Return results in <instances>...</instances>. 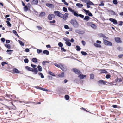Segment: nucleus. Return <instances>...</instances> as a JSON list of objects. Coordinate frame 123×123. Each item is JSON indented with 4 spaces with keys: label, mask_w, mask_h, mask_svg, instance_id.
Returning <instances> with one entry per match:
<instances>
[{
    "label": "nucleus",
    "mask_w": 123,
    "mask_h": 123,
    "mask_svg": "<svg viewBox=\"0 0 123 123\" xmlns=\"http://www.w3.org/2000/svg\"><path fill=\"white\" fill-rule=\"evenodd\" d=\"M0 101L3 102V105L7 104L8 106H6L3 112L4 113L7 114L8 113L10 112L9 110L10 109H13L16 110V107L14 105L12 102L11 101L6 99L5 98L2 96H0Z\"/></svg>",
    "instance_id": "obj_1"
},
{
    "label": "nucleus",
    "mask_w": 123,
    "mask_h": 123,
    "mask_svg": "<svg viewBox=\"0 0 123 123\" xmlns=\"http://www.w3.org/2000/svg\"><path fill=\"white\" fill-rule=\"evenodd\" d=\"M70 22L75 27H77L78 26V23L77 21L75 19H71Z\"/></svg>",
    "instance_id": "obj_2"
},
{
    "label": "nucleus",
    "mask_w": 123,
    "mask_h": 123,
    "mask_svg": "<svg viewBox=\"0 0 123 123\" xmlns=\"http://www.w3.org/2000/svg\"><path fill=\"white\" fill-rule=\"evenodd\" d=\"M123 80V79L122 77V78H117L115 79V81H114L113 82H110L109 83V84L111 85H116V82H122Z\"/></svg>",
    "instance_id": "obj_3"
},
{
    "label": "nucleus",
    "mask_w": 123,
    "mask_h": 123,
    "mask_svg": "<svg viewBox=\"0 0 123 123\" xmlns=\"http://www.w3.org/2000/svg\"><path fill=\"white\" fill-rule=\"evenodd\" d=\"M73 71L76 74L79 75V77H86V75H84L82 74V73L80 72V71L76 68L73 69Z\"/></svg>",
    "instance_id": "obj_4"
},
{
    "label": "nucleus",
    "mask_w": 123,
    "mask_h": 123,
    "mask_svg": "<svg viewBox=\"0 0 123 123\" xmlns=\"http://www.w3.org/2000/svg\"><path fill=\"white\" fill-rule=\"evenodd\" d=\"M103 43L105 45L109 46H111L112 45V43L109 41L107 40L104 39H103Z\"/></svg>",
    "instance_id": "obj_5"
},
{
    "label": "nucleus",
    "mask_w": 123,
    "mask_h": 123,
    "mask_svg": "<svg viewBox=\"0 0 123 123\" xmlns=\"http://www.w3.org/2000/svg\"><path fill=\"white\" fill-rule=\"evenodd\" d=\"M64 40L66 41V44L68 46H70L71 45V43L70 42V40L68 39H64Z\"/></svg>",
    "instance_id": "obj_6"
},
{
    "label": "nucleus",
    "mask_w": 123,
    "mask_h": 123,
    "mask_svg": "<svg viewBox=\"0 0 123 123\" xmlns=\"http://www.w3.org/2000/svg\"><path fill=\"white\" fill-rule=\"evenodd\" d=\"M55 17V15L52 14H50L49 15L48 17V19L50 20H52L53 18H54Z\"/></svg>",
    "instance_id": "obj_7"
},
{
    "label": "nucleus",
    "mask_w": 123,
    "mask_h": 123,
    "mask_svg": "<svg viewBox=\"0 0 123 123\" xmlns=\"http://www.w3.org/2000/svg\"><path fill=\"white\" fill-rule=\"evenodd\" d=\"M109 20L111 21L114 24H117V20L112 18H110L109 19Z\"/></svg>",
    "instance_id": "obj_8"
},
{
    "label": "nucleus",
    "mask_w": 123,
    "mask_h": 123,
    "mask_svg": "<svg viewBox=\"0 0 123 123\" xmlns=\"http://www.w3.org/2000/svg\"><path fill=\"white\" fill-rule=\"evenodd\" d=\"M32 71L34 73V74H36L37 73L38 70L37 68H32Z\"/></svg>",
    "instance_id": "obj_9"
},
{
    "label": "nucleus",
    "mask_w": 123,
    "mask_h": 123,
    "mask_svg": "<svg viewBox=\"0 0 123 123\" xmlns=\"http://www.w3.org/2000/svg\"><path fill=\"white\" fill-rule=\"evenodd\" d=\"M114 39L116 42L117 43H120L121 42L120 38L119 37H115Z\"/></svg>",
    "instance_id": "obj_10"
},
{
    "label": "nucleus",
    "mask_w": 123,
    "mask_h": 123,
    "mask_svg": "<svg viewBox=\"0 0 123 123\" xmlns=\"http://www.w3.org/2000/svg\"><path fill=\"white\" fill-rule=\"evenodd\" d=\"M38 3L37 0H34L31 2V4L32 5H37Z\"/></svg>",
    "instance_id": "obj_11"
},
{
    "label": "nucleus",
    "mask_w": 123,
    "mask_h": 123,
    "mask_svg": "<svg viewBox=\"0 0 123 123\" xmlns=\"http://www.w3.org/2000/svg\"><path fill=\"white\" fill-rule=\"evenodd\" d=\"M99 83L105 85L106 84V82L105 81H104L102 80H101L98 81Z\"/></svg>",
    "instance_id": "obj_12"
},
{
    "label": "nucleus",
    "mask_w": 123,
    "mask_h": 123,
    "mask_svg": "<svg viewBox=\"0 0 123 123\" xmlns=\"http://www.w3.org/2000/svg\"><path fill=\"white\" fill-rule=\"evenodd\" d=\"M59 68H60L63 71H66V69L65 68L63 65L62 64H60Z\"/></svg>",
    "instance_id": "obj_13"
},
{
    "label": "nucleus",
    "mask_w": 123,
    "mask_h": 123,
    "mask_svg": "<svg viewBox=\"0 0 123 123\" xmlns=\"http://www.w3.org/2000/svg\"><path fill=\"white\" fill-rule=\"evenodd\" d=\"M46 5L48 7H53L54 6L52 4L47 3L46 4Z\"/></svg>",
    "instance_id": "obj_14"
},
{
    "label": "nucleus",
    "mask_w": 123,
    "mask_h": 123,
    "mask_svg": "<svg viewBox=\"0 0 123 123\" xmlns=\"http://www.w3.org/2000/svg\"><path fill=\"white\" fill-rule=\"evenodd\" d=\"M69 16V14L67 13H66L64 15H63V19H66L68 18Z\"/></svg>",
    "instance_id": "obj_15"
},
{
    "label": "nucleus",
    "mask_w": 123,
    "mask_h": 123,
    "mask_svg": "<svg viewBox=\"0 0 123 123\" xmlns=\"http://www.w3.org/2000/svg\"><path fill=\"white\" fill-rule=\"evenodd\" d=\"M89 18L90 17L89 16H85V18H83V20L87 21L89 20Z\"/></svg>",
    "instance_id": "obj_16"
},
{
    "label": "nucleus",
    "mask_w": 123,
    "mask_h": 123,
    "mask_svg": "<svg viewBox=\"0 0 123 123\" xmlns=\"http://www.w3.org/2000/svg\"><path fill=\"white\" fill-rule=\"evenodd\" d=\"M13 72L14 73H19L20 72L16 68H14L13 70Z\"/></svg>",
    "instance_id": "obj_17"
},
{
    "label": "nucleus",
    "mask_w": 123,
    "mask_h": 123,
    "mask_svg": "<svg viewBox=\"0 0 123 123\" xmlns=\"http://www.w3.org/2000/svg\"><path fill=\"white\" fill-rule=\"evenodd\" d=\"M25 68L27 70L29 71H32V68L28 66L25 67Z\"/></svg>",
    "instance_id": "obj_18"
},
{
    "label": "nucleus",
    "mask_w": 123,
    "mask_h": 123,
    "mask_svg": "<svg viewBox=\"0 0 123 123\" xmlns=\"http://www.w3.org/2000/svg\"><path fill=\"white\" fill-rule=\"evenodd\" d=\"M94 45L96 47L101 48V45L95 43H94Z\"/></svg>",
    "instance_id": "obj_19"
},
{
    "label": "nucleus",
    "mask_w": 123,
    "mask_h": 123,
    "mask_svg": "<svg viewBox=\"0 0 123 123\" xmlns=\"http://www.w3.org/2000/svg\"><path fill=\"white\" fill-rule=\"evenodd\" d=\"M76 6L80 8L83 6V5L82 4L79 3L77 4Z\"/></svg>",
    "instance_id": "obj_20"
},
{
    "label": "nucleus",
    "mask_w": 123,
    "mask_h": 123,
    "mask_svg": "<svg viewBox=\"0 0 123 123\" xmlns=\"http://www.w3.org/2000/svg\"><path fill=\"white\" fill-rule=\"evenodd\" d=\"M73 14L75 16H76L77 17H78L79 16V14H78L77 13V12L76 11H74V12L73 13Z\"/></svg>",
    "instance_id": "obj_21"
},
{
    "label": "nucleus",
    "mask_w": 123,
    "mask_h": 123,
    "mask_svg": "<svg viewBox=\"0 0 123 123\" xmlns=\"http://www.w3.org/2000/svg\"><path fill=\"white\" fill-rule=\"evenodd\" d=\"M43 53L44 54H45L46 55H48L49 54V52L48 51L46 50H44L43 52Z\"/></svg>",
    "instance_id": "obj_22"
},
{
    "label": "nucleus",
    "mask_w": 123,
    "mask_h": 123,
    "mask_svg": "<svg viewBox=\"0 0 123 123\" xmlns=\"http://www.w3.org/2000/svg\"><path fill=\"white\" fill-rule=\"evenodd\" d=\"M37 68H38V70L39 71L41 72L42 71V68L41 66L38 65L37 66Z\"/></svg>",
    "instance_id": "obj_23"
},
{
    "label": "nucleus",
    "mask_w": 123,
    "mask_h": 123,
    "mask_svg": "<svg viewBox=\"0 0 123 123\" xmlns=\"http://www.w3.org/2000/svg\"><path fill=\"white\" fill-rule=\"evenodd\" d=\"M86 3V4H87L90 5H94V4L92 2L90 1H87Z\"/></svg>",
    "instance_id": "obj_24"
},
{
    "label": "nucleus",
    "mask_w": 123,
    "mask_h": 123,
    "mask_svg": "<svg viewBox=\"0 0 123 123\" xmlns=\"http://www.w3.org/2000/svg\"><path fill=\"white\" fill-rule=\"evenodd\" d=\"M65 98L66 100H68L69 99V96L68 95H66L65 96Z\"/></svg>",
    "instance_id": "obj_25"
},
{
    "label": "nucleus",
    "mask_w": 123,
    "mask_h": 123,
    "mask_svg": "<svg viewBox=\"0 0 123 123\" xmlns=\"http://www.w3.org/2000/svg\"><path fill=\"white\" fill-rule=\"evenodd\" d=\"M59 13L60 12L58 11H55L54 12V13L55 15H57V16Z\"/></svg>",
    "instance_id": "obj_26"
},
{
    "label": "nucleus",
    "mask_w": 123,
    "mask_h": 123,
    "mask_svg": "<svg viewBox=\"0 0 123 123\" xmlns=\"http://www.w3.org/2000/svg\"><path fill=\"white\" fill-rule=\"evenodd\" d=\"M58 16L62 18L63 17V15L60 12Z\"/></svg>",
    "instance_id": "obj_27"
},
{
    "label": "nucleus",
    "mask_w": 123,
    "mask_h": 123,
    "mask_svg": "<svg viewBox=\"0 0 123 123\" xmlns=\"http://www.w3.org/2000/svg\"><path fill=\"white\" fill-rule=\"evenodd\" d=\"M92 24V22H89L87 23L86 25L88 26H91Z\"/></svg>",
    "instance_id": "obj_28"
},
{
    "label": "nucleus",
    "mask_w": 123,
    "mask_h": 123,
    "mask_svg": "<svg viewBox=\"0 0 123 123\" xmlns=\"http://www.w3.org/2000/svg\"><path fill=\"white\" fill-rule=\"evenodd\" d=\"M45 15V13L44 12H41L40 14V17H43Z\"/></svg>",
    "instance_id": "obj_29"
},
{
    "label": "nucleus",
    "mask_w": 123,
    "mask_h": 123,
    "mask_svg": "<svg viewBox=\"0 0 123 123\" xmlns=\"http://www.w3.org/2000/svg\"><path fill=\"white\" fill-rule=\"evenodd\" d=\"M100 73H107L106 71L104 70H100Z\"/></svg>",
    "instance_id": "obj_30"
},
{
    "label": "nucleus",
    "mask_w": 123,
    "mask_h": 123,
    "mask_svg": "<svg viewBox=\"0 0 123 123\" xmlns=\"http://www.w3.org/2000/svg\"><path fill=\"white\" fill-rule=\"evenodd\" d=\"M91 27L94 29H96V26L95 24H92Z\"/></svg>",
    "instance_id": "obj_31"
},
{
    "label": "nucleus",
    "mask_w": 123,
    "mask_h": 123,
    "mask_svg": "<svg viewBox=\"0 0 123 123\" xmlns=\"http://www.w3.org/2000/svg\"><path fill=\"white\" fill-rule=\"evenodd\" d=\"M24 10L26 12H27L28 10V8L27 6H25L24 8Z\"/></svg>",
    "instance_id": "obj_32"
},
{
    "label": "nucleus",
    "mask_w": 123,
    "mask_h": 123,
    "mask_svg": "<svg viewBox=\"0 0 123 123\" xmlns=\"http://www.w3.org/2000/svg\"><path fill=\"white\" fill-rule=\"evenodd\" d=\"M76 50L77 51H80V50L81 48L79 46H76Z\"/></svg>",
    "instance_id": "obj_33"
},
{
    "label": "nucleus",
    "mask_w": 123,
    "mask_h": 123,
    "mask_svg": "<svg viewBox=\"0 0 123 123\" xmlns=\"http://www.w3.org/2000/svg\"><path fill=\"white\" fill-rule=\"evenodd\" d=\"M18 41L19 43L20 44L21 46H24V44L23 43L22 41L20 40H19Z\"/></svg>",
    "instance_id": "obj_34"
},
{
    "label": "nucleus",
    "mask_w": 123,
    "mask_h": 123,
    "mask_svg": "<svg viewBox=\"0 0 123 123\" xmlns=\"http://www.w3.org/2000/svg\"><path fill=\"white\" fill-rule=\"evenodd\" d=\"M33 61L34 62H37V59L36 58H34L32 59Z\"/></svg>",
    "instance_id": "obj_35"
},
{
    "label": "nucleus",
    "mask_w": 123,
    "mask_h": 123,
    "mask_svg": "<svg viewBox=\"0 0 123 123\" xmlns=\"http://www.w3.org/2000/svg\"><path fill=\"white\" fill-rule=\"evenodd\" d=\"M85 33V32L84 31H82L81 30H80V31L79 34H83Z\"/></svg>",
    "instance_id": "obj_36"
},
{
    "label": "nucleus",
    "mask_w": 123,
    "mask_h": 123,
    "mask_svg": "<svg viewBox=\"0 0 123 123\" xmlns=\"http://www.w3.org/2000/svg\"><path fill=\"white\" fill-rule=\"evenodd\" d=\"M5 46L8 49H10L11 48L10 46V45L7 44H5Z\"/></svg>",
    "instance_id": "obj_37"
},
{
    "label": "nucleus",
    "mask_w": 123,
    "mask_h": 123,
    "mask_svg": "<svg viewBox=\"0 0 123 123\" xmlns=\"http://www.w3.org/2000/svg\"><path fill=\"white\" fill-rule=\"evenodd\" d=\"M49 73L52 76H55V74L51 72H49Z\"/></svg>",
    "instance_id": "obj_38"
},
{
    "label": "nucleus",
    "mask_w": 123,
    "mask_h": 123,
    "mask_svg": "<svg viewBox=\"0 0 123 123\" xmlns=\"http://www.w3.org/2000/svg\"><path fill=\"white\" fill-rule=\"evenodd\" d=\"M13 32L18 37H19V35L17 34L16 31L14 30L13 31Z\"/></svg>",
    "instance_id": "obj_39"
},
{
    "label": "nucleus",
    "mask_w": 123,
    "mask_h": 123,
    "mask_svg": "<svg viewBox=\"0 0 123 123\" xmlns=\"http://www.w3.org/2000/svg\"><path fill=\"white\" fill-rule=\"evenodd\" d=\"M102 35V37H103L104 39L106 40V39L108 40V38L107 37L104 35L103 34H101Z\"/></svg>",
    "instance_id": "obj_40"
},
{
    "label": "nucleus",
    "mask_w": 123,
    "mask_h": 123,
    "mask_svg": "<svg viewBox=\"0 0 123 123\" xmlns=\"http://www.w3.org/2000/svg\"><path fill=\"white\" fill-rule=\"evenodd\" d=\"M81 53L84 55H87V53L84 51H81Z\"/></svg>",
    "instance_id": "obj_41"
},
{
    "label": "nucleus",
    "mask_w": 123,
    "mask_h": 123,
    "mask_svg": "<svg viewBox=\"0 0 123 123\" xmlns=\"http://www.w3.org/2000/svg\"><path fill=\"white\" fill-rule=\"evenodd\" d=\"M83 10L85 12L86 14H87L88 13H89V10H86L85 9H83Z\"/></svg>",
    "instance_id": "obj_42"
},
{
    "label": "nucleus",
    "mask_w": 123,
    "mask_h": 123,
    "mask_svg": "<svg viewBox=\"0 0 123 123\" xmlns=\"http://www.w3.org/2000/svg\"><path fill=\"white\" fill-rule=\"evenodd\" d=\"M6 23L7 24L8 26H9V27H10L11 25V24L8 21H6Z\"/></svg>",
    "instance_id": "obj_43"
},
{
    "label": "nucleus",
    "mask_w": 123,
    "mask_h": 123,
    "mask_svg": "<svg viewBox=\"0 0 123 123\" xmlns=\"http://www.w3.org/2000/svg\"><path fill=\"white\" fill-rule=\"evenodd\" d=\"M58 45L60 47H62L63 46V44L61 42H59L58 43Z\"/></svg>",
    "instance_id": "obj_44"
},
{
    "label": "nucleus",
    "mask_w": 123,
    "mask_h": 123,
    "mask_svg": "<svg viewBox=\"0 0 123 123\" xmlns=\"http://www.w3.org/2000/svg\"><path fill=\"white\" fill-rule=\"evenodd\" d=\"M64 28L65 29H69V27L67 25H65L64 26Z\"/></svg>",
    "instance_id": "obj_45"
},
{
    "label": "nucleus",
    "mask_w": 123,
    "mask_h": 123,
    "mask_svg": "<svg viewBox=\"0 0 123 123\" xmlns=\"http://www.w3.org/2000/svg\"><path fill=\"white\" fill-rule=\"evenodd\" d=\"M113 2L116 5L117 4V1L116 0H114L113 1Z\"/></svg>",
    "instance_id": "obj_46"
},
{
    "label": "nucleus",
    "mask_w": 123,
    "mask_h": 123,
    "mask_svg": "<svg viewBox=\"0 0 123 123\" xmlns=\"http://www.w3.org/2000/svg\"><path fill=\"white\" fill-rule=\"evenodd\" d=\"M68 10L72 13L74 12V10L72 9L71 8L69 7L68 8Z\"/></svg>",
    "instance_id": "obj_47"
},
{
    "label": "nucleus",
    "mask_w": 123,
    "mask_h": 123,
    "mask_svg": "<svg viewBox=\"0 0 123 123\" xmlns=\"http://www.w3.org/2000/svg\"><path fill=\"white\" fill-rule=\"evenodd\" d=\"M64 73H62L61 74H60L58 75V76L60 77H62L64 76Z\"/></svg>",
    "instance_id": "obj_48"
},
{
    "label": "nucleus",
    "mask_w": 123,
    "mask_h": 123,
    "mask_svg": "<svg viewBox=\"0 0 123 123\" xmlns=\"http://www.w3.org/2000/svg\"><path fill=\"white\" fill-rule=\"evenodd\" d=\"M24 62L25 63H28V60L27 59H25L24 60Z\"/></svg>",
    "instance_id": "obj_49"
},
{
    "label": "nucleus",
    "mask_w": 123,
    "mask_h": 123,
    "mask_svg": "<svg viewBox=\"0 0 123 123\" xmlns=\"http://www.w3.org/2000/svg\"><path fill=\"white\" fill-rule=\"evenodd\" d=\"M42 51L41 50L37 49V52L38 53H40L42 52Z\"/></svg>",
    "instance_id": "obj_50"
},
{
    "label": "nucleus",
    "mask_w": 123,
    "mask_h": 123,
    "mask_svg": "<svg viewBox=\"0 0 123 123\" xmlns=\"http://www.w3.org/2000/svg\"><path fill=\"white\" fill-rule=\"evenodd\" d=\"M118 57L119 58H123V54L119 55Z\"/></svg>",
    "instance_id": "obj_51"
},
{
    "label": "nucleus",
    "mask_w": 123,
    "mask_h": 123,
    "mask_svg": "<svg viewBox=\"0 0 123 123\" xmlns=\"http://www.w3.org/2000/svg\"><path fill=\"white\" fill-rule=\"evenodd\" d=\"M81 42H82V44L84 46L86 44V43L84 41L82 40L81 41Z\"/></svg>",
    "instance_id": "obj_52"
},
{
    "label": "nucleus",
    "mask_w": 123,
    "mask_h": 123,
    "mask_svg": "<svg viewBox=\"0 0 123 123\" xmlns=\"http://www.w3.org/2000/svg\"><path fill=\"white\" fill-rule=\"evenodd\" d=\"M13 50H8L7 51H6L8 52H9L8 53V54H10V55H11V53H10V52H11V51H13Z\"/></svg>",
    "instance_id": "obj_53"
},
{
    "label": "nucleus",
    "mask_w": 123,
    "mask_h": 123,
    "mask_svg": "<svg viewBox=\"0 0 123 123\" xmlns=\"http://www.w3.org/2000/svg\"><path fill=\"white\" fill-rule=\"evenodd\" d=\"M35 88L37 89H39L41 90L42 88L40 87L39 86H35Z\"/></svg>",
    "instance_id": "obj_54"
},
{
    "label": "nucleus",
    "mask_w": 123,
    "mask_h": 123,
    "mask_svg": "<svg viewBox=\"0 0 123 123\" xmlns=\"http://www.w3.org/2000/svg\"><path fill=\"white\" fill-rule=\"evenodd\" d=\"M63 11L65 12H66L67 11V9L65 7H63Z\"/></svg>",
    "instance_id": "obj_55"
},
{
    "label": "nucleus",
    "mask_w": 123,
    "mask_h": 123,
    "mask_svg": "<svg viewBox=\"0 0 123 123\" xmlns=\"http://www.w3.org/2000/svg\"><path fill=\"white\" fill-rule=\"evenodd\" d=\"M48 62L47 61H43L42 62V64L43 65H44L46 63H48Z\"/></svg>",
    "instance_id": "obj_56"
},
{
    "label": "nucleus",
    "mask_w": 123,
    "mask_h": 123,
    "mask_svg": "<svg viewBox=\"0 0 123 123\" xmlns=\"http://www.w3.org/2000/svg\"><path fill=\"white\" fill-rule=\"evenodd\" d=\"M39 74L41 76V77H44V76L43 74L41 73H39Z\"/></svg>",
    "instance_id": "obj_57"
},
{
    "label": "nucleus",
    "mask_w": 123,
    "mask_h": 123,
    "mask_svg": "<svg viewBox=\"0 0 123 123\" xmlns=\"http://www.w3.org/2000/svg\"><path fill=\"white\" fill-rule=\"evenodd\" d=\"M80 30L77 29L75 30V31L76 32L79 34Z\"/></svg>",
    "instance_id": "obj_58"
},
{
    "label": "nucleus",
    "mask_w": 123,
    "mask_h": 123,
    "mask_svg": "<svg viewBox=\"0 0 123 123\" xmlns=\"http://www.w3.org/2000/svg\"><path fill=\"white\" fill-rule=\"evenodd\" d=\"M79 16L81 18H83L84 17V16L81 14H79Z\"/></svg>",
    "instance_id": "obj_59"
},
{
    "label": "nucleus",
    "mask_w": 123,
    "mask_h": 123,
    "mask_svg": "<svg viewBox=\"0 0 123 123\" xmlns=\"http://www.w3.org/2000/svg\"><path fill=\"white\" fill-rule=\"evenodd\" d=\"M5 64H7V63L6 62H3L1 63V64L3 66H4Z\"/></svg>",
    "instance_id": "obj_60"
},
{
    "label": "nucleus",
    "mask_w": 123,
    "mask_h": 123,
    "mask_svg": "<svg viewBox=\"0 0 123 123\" xmlns=\"http://www.w3.org/2000/svg\"><path fill=\"white\" fill-rule=\"evenodd\" d=\"M54 65L55 66H56L59 68L60 64L59 65L57 64H55Z\"/></svg>",
    "instance_id": "obj_61"
},
{
    "label": "nucleus",
    "mask_w": 123,
    "mask_h": 123,
    "mask_svg": "<svg viewBox=\"0 0 123 123\" xmlns=\"http://www.w3.org/2000/svg\"><path fill=\"white\" fill-rule=\"evenodd\" d=\"M31 66L33 68H35L37 67V66L36 65L31 64Z\"/></svg>",
    "instance_id": "obj_62"
},
{
    "label": "nucleus",
    "mask_w": 123,
    "mask_h": 123,
    "mask_svg": "<svg viewBox=\"0 0 123 123\" xmlns=\"http://www.w3.org/2000/svg\"><path fill=\"white\" fill-rule=\"evenodd\" d=\"M96 42L99 44H101V42L99 40H97L96 41Z\"/></svg>",
    "instance_id": "obj_63"
},
{
    "label": "nucleus",
    "mask_w": 123,
    "mask_h": 123,
    "mask_svg": "<svg viewBox=\"0 0 123 123\" xmlns=\"http://www.w3.org/2000/svg\"><path fill=\"white\" fill-rule=\"evenodd\" d=\"M37 27L38 28V29L39 30H41L42 29V27L39 26H37Z\"/></svg>",
    "instance_id": "obj_64"
}]
</instances>
